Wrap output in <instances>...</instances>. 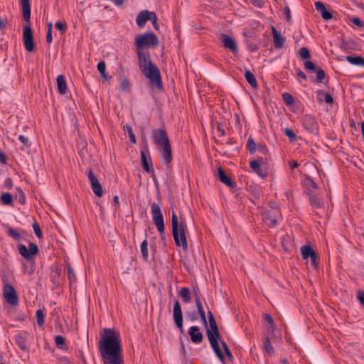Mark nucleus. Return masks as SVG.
Returning a JSON list of instances; mask_svg holds the SVG:
<instances>
[{"mask_svg": "<svg viewBox=\"0 0 364 364\" xmlns=\"http://www.w3.org/2000/svg\"><path fill=\"white\" fill-rule=\"evenodd\" d=\"M350 20L353 23H354L358 27H364V22L361 21L358 17H353Z\"/></svg>", "mask_w": 364, "mask_h": 364, "instance_id": "nucleus-59", "label": "nucleus"}, {"mask_svg": "<svg viewBox=\"0 0 364 364\" xmlns=\"http://www.w3.org/2000/svg\"><path fill=\"white\" fill-rule=\"evenodd\" d=\"M134 44L137 49L154 47L159 44L158 37L151 31L138 35L135 38Z\"/></svg>", "mask_w": 364, "mask_h": 364, "instance_id": "nucleus-6", "label": "nucleus"}, {"mask_svg": "<svg viewBox=\"0 0 364 364\" xmlns=\"http://www.w3.org/2000/svg\"><path fill=\"white\" fill-rule=\"evenodd\" d=\"M272 34L274 48L276 49L282 48L286 41L285 37L282 36L274 26L272 27Z\"/></svg>", "mask_w": 364, "mask_h": 364, "instance_id": "nucleus-21", "label": "nucleus"}, {"mask_svg": "<svg viewBox=\"0 0 364 364\" xmlns=\"http://www.w3.org/2000/svg\"><path fill=\"white\" fill-rule=\"evenodd\" d=\"M314 5L316 9L321 14L323 20L328 21L333 18V16L331 11L326 8L323 2L316 1Z\"/></svg>", "mask_w": 364, "mask_h": 364, "instance_id": "nucleus-19", "label": "nucleus"}, {"mask_svg": "<svg viewBox=\"0 0 364 364\" xmlns=\"http://www.w3.org/2000/svg\"><path fill=\"white\" fill-rule=\"evenodd\" d=\"M4 283L3 295L6 302L11 305L16 306L18 304V296L12 285L7 283L6 277L2 278Z\"/></svg>", "mask_w": 364, "mask_h": 364, "instance_id": "nucleus-9", "label": "nucleus"}, {"mask_svg": "<svg viewBox=\"0 0 364 364\" xmlns=\"http://www.w3.org/2000/svg\"><path fill=\"white\" fill-rule=\"evenodd\" d=\"M33 230H34L36 236L38 238L43 237V232H42V231L41 230V228H40L39 225L37 223V222H35L33 224Z\"/></svg>", "mask_w": 364, "mask_h": 364, "instance_id": "nucleus-55", "label": "nucleus"}, {"mask_svg": "<svg viewBox=\"0 0 364 364\" xmlns=\"http://www.w3.org/2000/svg\"><path fill=\"white\" fill-rule=\"evenodd\" d=\"M52 28L53 24L50 22L47 26L46 41L48 43H50L53 41Z\"/></svg>", "mask_w": 364, "mask_h": 364, "instance_id": "nucleus-53", "label": "nucleus"}, {"mask_svg": "<svg viewBox=\"0 0 364 364\" xmlns=\"http://www.w3.org/2000/svg\"><path fill=\"white\" fill-rule=\"evenodd\" d=\"M91 188H92V191L95 194V196H97V197L102 196L103 189H102V187L100 181H98L97 183L94 184Z\"/></svg>", "mask_w": 364, "mask_h": 364, "instance_id": "nucleus-41", "label": "nucleus"}, {"mask_svg": "<svg viewBox=\"0 0 364 364\" xmlns=\"http://www.w3.org/2000/svg\"><path fill=\"white\" fill-rule=\"evenodd\" d=\"M87 176L88 177V179L90 181V185H91V187L95 184L96 183H97L99 181V180L97 179V178L94 175L93 172H92V170L91 168H90L87 173Z\"/></svg>", "mask_w": 364, "mask_h": 364, "instance_id": "nucleus-50", "label": "nucleus"}, {"mask_svg": "<svg viewBox=\"0 0 364 364\" xmlns=\"http://www.w3.org/2000/svg\"><path fill=\"white\" fill-rule=\"evenodd\" d=\"M56 82L58 92L61 95L65 94L68 90V87L65 76L62 75H58L56 79Z\"/></svg>", "mask_w": 364, "mask_h": 364, "instance_id": "nucleus-25", "label": "nucleus"}, {"mask_svg": "<svg viewBox=\"0 0 364 364\" xmlns=\"http://www.w3.org/2000/svg\"><path fill=\"white\" fill-rule=\"evenodd\" d=\"M55 343L56 346L61 350H68V347L65 343V338L61 336L58 335L55 337Z\"/></svg>", "mask_w": 364, "mask_h": 364, "instance_id": "nucleus-35", "label": "nucleus"}, {"mask_svg": "<svg viewBox=\"0 0 364 364\" xmlns=\"http://www.w3.org/2000/svg\"><path fill=\"white\" fill-rule=\"evenodd\" d=\"M130 87L131 84L127 78H124L119 85V88L122 91H124L129 89Z\"/></svg>", "mask_w": 364, "mask_h": 364, "instance_id": "nucleus-56", "label": "nucleus"}, {"mask_svg": "<svg viewBox=\"0 0 364 364\" xmlns=\"http://www.w3.org/2000/svg\"><path fill=\"white\" fill-rule=\"evenodd\" d=\"M141 252L142 255V258L144 261L147 262L149 258L148 254V242L146 240H144L140 245Z\"/></svg>", "mask_w": 364, "mask_h": 364, "instance_id": "nucleus-37", "label": "nucleus"}, {"mask_svg": "<svg viewBox=\"0 0 364 364\" xmlns=\"http://www.w3.org/2000/svg\"><path fill=\"white\" fill-rule=\"evenodd\" d=\"M124 130L125 132H127L129 134V139H130V141L134 143V144H136V136L132 131V128L131 126L127 124V125H124Z\"/></svg>", "mask_w": 364, "mask_h": 364, "instance_id": "nucleus-44", "label": "nucleus"}, {"mask_svg": "<svg viewBox=\"0 0 364 364\" xmlns=\"http://www.w3.org/2000/svg\"><path fill=\"white\" fill-rule=\"evenodd\" d=\"M151 209L154 223L155 224L159 232L160 233L161 238L162 240H165L164 219L161 210V208L157 203H153L151 205Z\"/></svg>", "mask_w": 364, "mask_h": 364, "instance_id": "nucleus-7", "label": "nucleus"}, {"mask_svg": "<svg viewBox=\"0 0 364 364\" xmlns=\"http://www.w3.org/2000/svg\"><path fill=\"white\" fill-rule=\"evenodd\" d=\"M151 12L152 11L149 10H142L138 14L136 18V23L139 28H141L144 27L146 21H149Z\"/></svg>", "mask_w": 364, "mask_h": 364, "instance_id": "nucleus-20", "label": "nucleus"}, {"mask_svg": "<svg viewBox=\"0 0 364 364\" xmlns=\"http://www.w3.org/2000/svg\"><path fill=\"white\" fill-rule=\"evenodd\" d=\"M304 65L306 70L316 73V78L310 77L313 83H328V77L326 76L325 71L321 67L316 66L314 62L309 60L306 61Z\"/></svg>", "mask_w": 364, "mask_h": 364, "instance_id": "nucleus-8", "label": "nucleus"}, {"mask_svg": "<svg viewBox=\"0 0 364 364\" xmlns=\"http://www.w3.org/2000/svg\"><path fill=\"white\" fill-rule=\"evenodd\" d=\"M250 166L262 178H265L267 176L268 169L266 167H262L257 161H250Z\"/></svg>", "mask_w": 364, "mask_h": 364, "instance_id": "nucleus-22", "label": "nucleus"}, {"mask_svg": "<svg viewBox=\"0 0 364 364\" xmlns=\"http://www.w3.org/2000/svg\"><path fill=\"white\" fill-rule=\"evenodd\" d=\"M144 148L140 151L141 164L143 169L146 172L150 173L151 171L154 170L153 164L151 156L149 154L148 144L146 140H144Z\"/></svg>", "mask_w": 364, "mask_h": 364, "instance_id": "nucleus-12", "label": "nucleus"}, {"mask_svg": "<svg viewBox=\"0 0 364 364\" xmlns=\"http://www.w3.org/2000/svg\"><path fill=\"white\" fill-rule=\"evenodd\" d=\"M16 193H15L14 198L21 204L24 205L26 203V196L23 190L20 187L16 188Z\"/></svg>", "mask_w": 364, "mask_h": 364, "instance_id": "nucleus-36", "label": "nucleus"}, {"mask_svg": "<svg viewBox=\"0 0 364 364\" xmlns=\"http://www.w3.org/2000/svg\"><path fill=\"white\" fill-rule=\"evenodd\" d=\"M193 293L195 301H196V299L200 300V290H199V288L198 286L193 287Z\"/></svg>", "mask_w": 364, "mask_h": 364, "instance_id": "nucleus-61", "label": "nucleus"}, {"mask_svg": "<svg viewBox=\"0 0 364 364\" xmlns=\"http://www.w3.org/2000/svg\"><path fill=\"white\" fill-rule=\"evenodd\" d=\"M248 191L251 192L256 198H259L260 196L261 189L258 186H250Z\"/></svg>", "mask_w": 364, "mask_h": 364, "instance_id": "nucleus-48", "label": "nucleus"}, {"mask_svg": "<svg viewBox=\"0 0 364 364\" xmlns=\"http://www.w3.org/2000/svg\"><path fill=\"white\" fill-rule=\"evenodd\" d=\"M217 131L219 132V136H225V130L223 127V124L221 122L217 123Z\"/></svg>", "mask_w": 364, "mask_h": 364, "instance_id": "nucleus-60", "label": "nucleus"}, {"mask_svg": "<svg viewBox=\"0 0 364 364\" xmlns=\"http://www.w3.org/2000/svg\"><path fill=\"white\" fill-rule=\"evenodd\" d=\"M284 133L291 142H293L294 141L296 140V135L292 129L286 128L284 130Z\"/></svg>", "mask_w": 364, "mask_h": 364, "instance_id": "nucleus-52", "label": "nucleus"}, {"mask_svg": "<svg viewBox=\"0 0 364 364\" xmlns=\"http://www.w3.org/2000/svg\"><path fill=\"white\" fill-rule=\"evenodd\" d=\"M188 333L193 343H200L203 341V335L200 332V328L198 326H191Z\"/></svg>", "mask_w": 364, "mask_h": 364, "instance_id": "nucleus-18", "label": "nucleus"}, {"mask_svg": "<svg viewBox=\"0 0 364 364\" xmlns=\"http://www.w3.org/2000/svg\"><path fill=\"white\" fill-rule=\"evenodd\" d=\"M301 253L304 259L315 257L316 254L310 245H305L301 247Z\"/></svg>", "mask_w": 364, "mask_h": 364, "instance_id": "nucleus-26", "label": "nucleus"}, {"mask_svg": "<svg viewBox=\"0 0 364 364\" xmlns=\"http://www.w3.org/2000/svg\"><path fill=\"white\" fill-rule=\"evenodd\" d=\"M97 68L102 78L105 80H109L111 77L106 72V64L105 61H100L97 65Z\"/></svg>", "mask_w": 364, "mask_h": 364, "instance_id": "nucleus-32", "label": "nucleus"}, {"mask_svg": "<svg viewBox=\"0 0 364 364\" xmlns=\"http://www.w3.org/2000/svg\"><path fill=\"white\" fill-rule=\"evenodd\" d=\"M22 6L23 20L27 23L23 30V42L28 52L35 50L34 38L31 26V4L30 0H20Z\"/></svg>", "mask_w": 364, "mask_h": 364, "instance_id": "nucleus-5", "label": "nucleus"}, {"mask_svg": "<svg viewBox=\"0 0 364 364\" xmlns=\"http://www.w3.org/2000/svg\"><path fill=\"white\" fill-rule=\"evenodd\" d=\"M136 54L139 69L149 80V86L155 87L159 91L163 90L164 85L160 70L151 62L149 52L137 49Z\"/></svg>", "mask_w": 364, "mask_h": 364, "instance_id": "nucleus-2", "label": "nucleus"}, {"mask_svg": "<svg viewBox=\"0 0 364 364\" xmlns=\"http://www.w3.org/2000/svg\"><path fill=\"white\" fill-rule=\"evenodd\" d=\"M55 27L61 33V34H64L67 30V24L65 21H57L55 24Z\"/></svg>", "mask_w": 364, "mask_h": 364, "instance_id": "nucleus-46", "label": "nucleus"}, {"mask_svg": "<svg viewBox=\"0 0 364 364\" xmlns=\"http://www.w3.org/2000/svg\"><path fill=\"white\" fill-rule=\"evenodd\" d=\"M307 194L309 196V200L310 204L315 208H320L322 206V202L321 199L317 197L312 191L308 189Z\"/></svg>", "mask_w": 364, "mask_h": 364, "instance_id": "nucleus-28", "label": "nucleus"}, {"mask_svg": "<svg viewBox=\"0 0 364 364\" xmlns=\"http://www.w3.org/2000/svg\"><path fill=\"white\" fill-rule=\"evenodd\" d=\"M316 94L318 95V101L319 102H325L330 105L333 103V98L330 93L325 92L323 90H318L316 91Z\"/></svg>", "mask_w": 364, "mask_h": 364, "instance_id": "nucleus-23", "label": "nucleus"}, {"mask_svg": "<svg viewBox=\"0 0 364 364\" xmlns=\"http://www.w3.org/2000/svg\"><path fill=\"white\" fill-rule=\"evenodd\" d=\"M7 234L9 237L13 238L16 241H21L22 237L20 233L14 228L8 227Z\"/></svg>", "mask_w": 364, "mask_h": 364, "instance_id": "nucleus-38", "label": "nucleus"}, {"mask_svg": "<svg viewBox=\"0 0 364 364\" xmlns=\"http://www.w3.org/2000/svg\"><path fill=\"white\" fill-rule=\"evenodd\" d=\"M255 161L259 163V165L262 166V167H266L267 169L269 168V164L267 158L258 157Z\"/></svg>", "mask_w": 364, "mask_h": 364, "instance_id": "nucleus-58", "label": "nucleus"}, {"mask_svg": "<svg viewBox=\"0 0 364 364\" xmlns=\"http://www.w3.org/2000/svg\"><path fill=\"white\" fill-rule=\"evenodd\" d=\"M218 39L224 48L230 50L235 55L237 54V43L232 37L225 33H220Z\"/></svg>", "mask_w": 364, "mask_h": 364, "instance_id": "nucleus-14", "label": "nucleus"}, {"mask_svg": "<svg viewBox=\"0 0 364 364\" xmlns=\"http://www.w3.org/2000/svg\"><path fill=\"white\" fill-rule=\"evenodd\" d=\"M179 295L185 304H188L191 302V291L188 287H182L179 291Z\"/></svg>", "mask_w": 364, "mask_h": 364, "instance_id": "nucleus-33", "label": "nucleus"}, {"mask_svg": "<svg viewBox=\"0 0 364 364\" xmlns=\"http://www.w3.org/2000/svg\"><path fill=\"white\" fill-rule=\"evenodd\" d=\"M66 267H67V270H68V272H67L68 278L69 279L70 284H71L72 283H75L76 280H77V277H76L75 271L73 269V267L69 262H66Z\"/></svg>", "mask_w": 364, "mask_h": 364, "instance_id": "nucleus-34", "label": "nucleus"}, {"mask_svg": "<svg viewBox=\"0 0 364 364\" xmlns=\"http://www.w3.org/2000/svg\"><path fill=\"white\" fill-rule=\"evenodd\" d=\"M187 319L191 321H195L198 319V314L196 311H189L186 313Z\"/></svg>", "mask_w": 364, "mask_h": 364, "instance_id": "nucleus-51", "label": "nucleus"}, {"mask_svg": "<svg viewBox=\"0 0 364 364\" xmlns=\"http://www.w3.org/2000/svg\"><path fill=\"white\" fill-rule=\"evenodd\" d=\"M173 318L176 327L179 329L181 333H184L183 319L181 306L178 300H176L173 308Z\"/></svg>", "mask_w": 364, "mask_h": 364, "instance_id": "nucleus-13", "label": "nucleus"}, {"mask_svg": "<svg viewBox=\"0 0 364 364\" xmlns=\"http://www.w3.org/2000/svg\"><path fill=\"white\" fill-rule=\"evenodd\" d=\"M217 177L221 183L225 184L229 188H235L236 187L235 182L226 174L224 169L220 166L217 169Z\"/></svg>", "mask_w": 364, "mask_h": 364, "instance_id": "nucleus-16", "label": "nucleus"}, {"mask_svg": "<svg viewBox=\"0 0 364 364\" xmlns=\"http://www.w3.org/2000/svg\"><path fill=\"white\" fill-rule=\"evenodd\" d=\"M244 76L247 82L252 86V88L257 89L258 87L257 79L250 70H245Z\"/></svg>", "mask_w": 364, "mask_h": 364, "instance_id": "nucleus-27", "label": "nucleus"}, {"mask_svg": "<svg viewBox=\"0 0 364 364\" xmlns=\"http://www.w3.org/2000/svg\"><path fill=\"white\" fill-rule=\"evenodd\" d=\"M17 249L21 255L28 262H33V257L39 253V248L38 245L33 242H30L28 244V249L23 244H18Z\"/></svg>", "mask_w": 364, "mask_h": 364, "instance_id": "nucleus-10", "label": "nucleus"}, {"mask_svg": "<svg viewBox=\"0 0 364 364\" xmlns=\"http://www.w3.org/2000/svg\"><path fill=\"white\" fill-rule=\"evenodd\" d=\"M0 203L4 205H13L14 197L11 193L6 192L0 196Z\"/></svg>", "mask_w": 364, "mask_h": 364, "instance_id": "nucleus-31", "label": "nucleus"}, {"mask_svg": "<svg viewBox=\"0 0 364 364\" xmlns=\"http://www.w3.org/2000/svg\"><path fill=\"white\" fill-rule=\"evenodd\" d=\"M4 187L7 189H11L13 187V181L11 178H7L4 183Z\"/></svg>", "mask_w": 364, "mask_h": 364, "instance_id": "nucleus-62", "label": "nucleus"}, {"mask_svg": "<svg viewBox=\"0 0 364 364\" xmlns=\"http://www.w3.org/2000/svg\"><path fill=\"white\" fill-rule=\"evenodd\" d=\"M247 149H248V151H250V153L251 154H253L256 152V150H257V144L255 142L253 138L252 137H250L248 139H247V146H246Z\"/></svg>", "mask_w": 364, "mask_h": 364, "instance_id": "nucleus-40", "label": "nucleus"}, {"mask_svg": "<svg viewBox=\"0 0 364 364\" xmlns=\"http://www.w3.org/2000/svg\"><path fill=\"white\" fill-rule=\"evenodd\" d=\"M171 232L176 246H182L184 251L188 250L186 232H188L187 225L183 217L178 218L176 213L172 211L171 213Z\"/></svg>", "mask_w": 364, "mask_h": 364, "instance_id": "nucleus-4", "label": "nucleus"}, {"mask_svg": "<svg viewBox=\"0 0 364 364\" xmlns=\"http://www.w3.org/2000/svg\"><path fill=\"white\" fill-rule=\"evenodd\" d=\"M282 100L287 105H291L294 103L293 96L288 92H284L282 94Z\"/></svg>", "mask_w": 364, "mask_h": 364, "instance_id": "nucleus-47", "label": "nucleus"}, {"mask_svg": "<svg viewBox=\"0 0 364 364\" xmlns=\"http://www.w3.org/2000/svg\"><path fill=\"white\" fill-rule=\"evenodd\" d=\"M264 349L269 355L274 353V348L268 337H266L264 342Z\"/></svg>", "mask_w": 364, "mask_h": 364, "instance_id": "nucleus-42", "label": "nucleus"}, {"mask_svg": "<svg viewBox=\"0 0 364 364\" xmlns=\"http://www.w3.org/2000/svg\"><path fill=\"white\" fill-rule=\"evenodd\" d=\"M304 129L309 134H318V124L316 117L311 114H306L301 121Z\"/></svg>", "mask_w": 364, "mask_h": 364, "instance_id": "nucleus-11", "label": "nucleus"}, {"mask_svg": "<svg viewBox=\"0 0 364 364\" xmlns=\"http://www.w3.org/2000/svg\"><path fill=\"white\" fill-rule=\"evenodd\" d=\"M245 42H246L247 47V48H248L250 50H251V51L254 52V51H256V50H258V48H258V46H257V45L256 43H253V42H251V41H250V40H248V39H247V40L245 41Z\"/></svg>", "mask_w": 364, "mask_h": 364, "instance_id": "nucleus-57", "label": "nucleus"}, {"mask_svg": "<svg viewBox=\"0 0 364 364\" xmlns=\"http://www.w3.org/2000/svg\"><path fill=\"white\" fill-rule=\"evenodd\" d=\"M208 318L210 327L207 325V328H205V329L210 345L220 361L223 364H226L225 358L219 346V340H220L219 328L213 314L210 311H208Z\"/></svg>", "mask_w": 364, "mask_h": 364, "instance_id": "nucleus-3", "label": "nucleus"}, {"mask_svg": "<svg viewBox=\"0 0 364 364\" xmlns=\"http://www.w3.org/2000/svg\"><path fill=\"white\" fill-rule=\"evenodd\" d=\"M159 153L164 160L166 164L168 165L172 162L173 154L171 143L160 146Z\"/></svg>", "mask_w": 364, "mask_h": 364, "instance_id": "nucleus-17", "label": "nucleus"}, {"mask_svg": "<svg viewBox=\"0 0 364 364\" xmlns=\"http://www.w3.org/2000/svg\"><path fill=\"white\" fill-rule=\"evenodd\" d=\"M18 139H19V141H21L23 143V144L26 147H29L30 146V144L28 142V139L27 137H26L25 136L19 135L18 136Z\"/></svg>", "mask_w": 364, "mask_h": 364, "instance_id": "nucleus-63", "label": "nucleus"}, {"mask_svg": "<svg viewBox=\"0 0 364 364\" xmlns=\"http://www.w3.org/2000/svg\"><path fill=\"white\" fill-rule=\"evenodd\" d=\"M346 59L352 65L364 68V58L362 56L348 55Z\"/></svg>", "mask_w": 364, "mask_h": 364, "instance_id": "nucleus-29", "label": "nucleus"}, {"mask_svg": "<svg viewBox=\"0 0 364 364\" xmlns=\"http://www.w3.org/2000/svg\"><path fill=\"white\" fill-rule=\"evenodd\" d=\"M53 274L50 275V281L53 283L55 287H58L60 285V276L62 270L58 267L52 268Z\"/></svg>", "mask_w": 364, "mask_h": 364, "instance_id": "nucleus-24", "label": "nucleus"}, {"mask_svg": "<svg viewBox=\"0 0 364 364\" xmlns=\"http://www.w3.org/2000/svg\"><path fill=\"white\" fill-rule=\"evenodd\" d=\"M355 44L356 43L354 41H346L343 39L341 44V48L343 50L348 51L349 50L353 49Z\"/></svg>", "mask_w": 364, "mask_h": 364, "instance_id": "nucleus-39", "label": "nucleus"}, {"mask_svg": "<svg viewBox=\"0 0 364 364\" xmlns=\"http://www.w3.org/2000/svg\"><path fill=\"white\" fill-rule=\"evenodd\" d=\"M36 320L38 325L40 326H43L45 323L44 314L41 309L36 311Z\"/></svg>", "mask_w": 364, "mask_h": 364, "instance_id": "nucleus-45", "label": "nucleus"}, {"mask_svg": "<svg viewBox=\"0 0 364 364\" xmlns=\"http://www.w3.org/2000/svg\"><path fill=\"white\" fill-rule=\"evenodd\" d=\"M149 21H151L154 29L156 31H158L159 28V25L157 23V16H156V13L154 11L151 12V15Z\"/></svg>", "mask_w": 364, "mask_h": 364, "instance_id": "nucleus-54", "label": "nucleus"}, {"mask_svg": "<svg viewBox=\"0 0 364 364\" xmlns=\"http://www.w3.org/2000/svg\"><path fill=\"white\" fill-rule=\"evenodd\" d=\"M87 176L88 177V179L90 181V185H91V187L95 184L96 183H97L99 181V180L97 179V178L94 175L93 172H92V170L91 168H90L87 173Z\"/></svg>", "mask_w": 364, "mask_h": 364, "instance_id": "nucleus-49", "label": "nucleus"}, {"mask_svg": "<svg viewBox=\"0 0 364 364\" xmlns=\"http://www.w3.org/2000/svg\"><path fill=\"white\" fill-rule=\"evenodd\" d=\"M26 333H19L15 336V341L20 349L23 350H26L27 349L26 347Z\"/></svg>", "mask_w": 364, "mask_h": 364, "instance_id": "nucleus-30", "label": "nucleus"}, {"mask_svg": "<svg viewBox=\"0 0 364 364\" xmlns=\"http://www.w3.org/2000/svg\"><path fill=\"white\" fill-rule=\"evenodd\" d=\"M299 56L302 60H309L311 58V55L309 53V50L307 48L303 47L301 48L299 51Z\"/></svg>", "mask_w": 364, "mask_h": 364, "instance_id": "nucleus-43", "label": "nucleus"}, {"mask_svg": "<svg viewBox=\"0 0 364 364\" xmlns=\"http://www.w3.org/2000/svg\"><path fill=\"white\" fill-rule=\"evenodd\" d=\"M98 348L104 364L124 363L120 334L114 328L102 329Z\"/></svg>", "mask_w": 364, "mask_h": 364, "instance_id": "nucleus-1", "label": "nucleus"}, {"mask_svg": "<svg viewBox=\"0 0 364 364\" xmlns=\"http://www.w3.org/2000/svg\"><path fill=\"white\" fill-rule=\"evenodd\" d=\"M58 360L60 364H73V363L65 356L59 358Z\"/></svg>", "mask_w": 364, "mask_h": 364, "instance_id": "nucleus-64", "label": "nucleus"}, {"mask_svg": "<svg viewBox=\"0 0 364 364\" xmlns=\"http://www.w3.org/2000/svg\"><path fill=\"white\" fill-rule=\"evenodd\" d=\"M151 136L155 144L159 146L170 143L167 132L164 129H154Z\"/></svg>", "mask_w": 364, "mask_h": 364, "instance_id": "nucleus-15", "label": "nucleus"}]
</instances>
